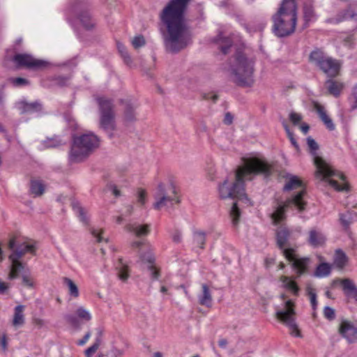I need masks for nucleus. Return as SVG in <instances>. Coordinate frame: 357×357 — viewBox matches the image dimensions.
<instances>
[{"label":"nucleus","mask_w":357,"mask_h":357,"mask_svg":"<svg viewBox=\"0 0 357 357\" xmlns=\"http://www.w3.org/2000/svg\"><path fill=\"white\" fill-rule=\"evenodd\" d=\"M243 165L235 170V182L229 190L228 197L233 199L229 211L232 224L238 225L241 215V208L252 206L245 192V180H252L254 176L261 174L265 177L271 175L273 167L264 160L257 158H242Z\"/></svg>","instance_id":"1"},{"label":"nucleus","mask_w":357,"mask_h":357,"mask_svg":"<svg viewBox=\"0 0 357 357\" xmlns=\"http://www.w3.org/2000/svg\"><path fill=\"white\" fill-rule=\"evenodd\" d=\"M191 0H169L160 13V19L166 27L164 34L166 48L177 52L190 42V36L185 22V13Z\"/></svg>","instance_id":"2"},{"label":"nucleus","mask_w":357,"mask_h":357,"mask_svg":"<svg viewBox=\"0 0 357 357\" xmlns=\"http://www.w3.org/2000/svg\"><path fill=\"white\" fill-rule=\"evenodd\" d=\"M255 63L254 59L237 51L228 61L227 72L229 78L238 86H252L255 82Z\"/></svg>","instance_id":"3"},{"label":"nucleus","mask_w":357,"mask_h":357,"mask_svg":"<svg viewBox=\"0 0 357 357\" xmlns=\"http://www.w3.org/2000/svg\"><path fill=\"white\" fill-rule=\"evenodd\" d=\"M298 20V7L296 0H282L277 11L271 16L272 31L278 38L292 35Z\"/></svg>","instance_id":"4"},{"label":"nucleus","mask_w":357,"mask_h":357,"mask_svg":"<svg viewBox=\"0 0 357 357\" xmlns=\"http://www.w3.org/2000/svg\"><path fill=\"white\" fill-rule=\"evenodd\" d=\"M307 142L310 151L314 155V163L316 167L315 177L320 181H326L337 191H347L349 185L346 182L345 176L340 172L335 169L333 166L322 158L316 155L319 146L311 137L307 138Z\"/></svg>","instance_id":"5"},{"label":"nucleus","mask_w":357,"mask_h":357,"mask_svg":"<svg viewBox=\"0 0 357 357\" xmlns=\"http://www.w3.org/2000/svg\"><path fill=\"white\" fill-rule=\"evenodd\" d=\"M100 145L99 137L93 132L73 137L69 153L70 162H80L89 157Z\"/></svg>","instance_id":"6"},{"label":"nucleus","mask_w":357,"mask_h":357,"mask_svg":"<svg viewBox=\"0 0 357 357\" xmlns=\"http://www.w3.org/2000/svg\"><path fill=\"white\" fill-rule=\"evenodd\" d=\"M308 61L330 77H335L339 74L340 63L326 55L321 48L315 47L310 53Z\"/></svg>","instance_id":"7"},{"label":"nucleus","mask_w":357,"mask_h":357,"mask_svg":"<svg viewBox=\"0 0 357 357\" xmlns=\"http://www.w3.org/2000/svg\"><path fill=\"white\" fill-rule=\"evenodd\" d=\"M96 100L100 114V127L108 134L109 138H112V131L115 129L113 101L103 96L97 98Z\"/></svg>","instance_id":"8"},{"label":"nucleus","mask_w":357,"mask_h":357,"mask_svg":"<svg viewBox=\"0 0 357 357\" xmlns=\"http://www.w3.org/2000/svg\"><path fill=\"white\" fill-rule=\"evenodd\" d=\"M306 192L305 190H301L291 198L287 199L284 202L278 204L276 210L271 214V218L275 225H278L285 218L286 209L295 206L300 212L305 208L306 202L303 199V197Z\"/></svg>","instance_id":"9"},{"label":"nucleus","mask_w":357,"mask_h":357,"mask_svg":"<svg viewBox=\"0 0 357 357\" xmlns=\"http://www.w3.org/2000/svg\"><path fill=\"white\" fill-rule=\"evenodd\" d=\"M284 257L289 262L291 269L296 274V278L306 275L310 271L312 259L309 257H301L296 248L284 250Z\"/></svg>","instance_id":"10"},{"label":"nucleus","mask_w":357,"mask_h":357,"mask_svg":"<svg viewBox=\"0 0 357 357\" xmlns=\"http://www.w3.org/2000/svg\"><path fill=\"white\" fill-rule=\"evenodd\" d=\"M170 191L172 195L166 192L165 185L162 183H159L154 192L155 203L153 208L160 210L163 208H170L174 204L179 203V199L176 196V190L174 185H171Z\"/></svg>","instance_id":"11"},{"label":"nucleus","mask_w":357,"mask_h":357,"mask_svg":"<svg viewBox=\"0 0 357 357\" xmlns=\"http://www.w3.org/2000/svg\"><path fill=\"white\" fill-rule=\"evenodd\" d=\"M36 248L33 244L22 243L10 255L9 259L12 262L10 271L8 274V279L13 280L17 278L19 273L24 268L22 264L20 261L26 253L30 252L33 254Z\"/></svg>","instance_id":"12"},{"label":"nucleus","mask_w":357,"mask_h":357,"mask_svg":"<svg viewBox=\"0 0 357 357\" xmlns=\"http://www.w3.org/2000/svg\"><path fill=\"white\" fill-rule=\"evenodd\" d=\"M294 303L291 300L284 303L283 309L276 312V317L290 329V333L296 337H301V333L295 321Z\"/></svg>","instance_id":"13"},{"label":"nucleus","mask_w":357,"mask_h":357,"mask_svg":"<svg viewBox=\"0 0 357 357\" xmlns=\"http://www.w3.org/2000/svg\"><path fill=\"white\" fill-rule=\"evenodd\" d=\"M15 63L19 67H24L29 69L38 70L46 68L48 62L34 58L29 54H17L13 59Z\"/></svg>","instance_id":"14"},{"label":"nucleus","mask_w":357,"mask_h":357,"mask_svg":"<svg viewBox=\"0 0 357 357\" xmlns=\"http://www.w3.org/2000/svg\"><path fill=\"white\" fill-rule=\"evenodd\" d=\"M357 23V7L349 5L346 8L340 10L334 17L327 20L331 24H339L345 21Z\"/></svg>","instance_id":"15"},{"label":"nucleus","mask_w":357,"mask_h":357,"mask_svg":"<svg viewBox=\"0 0 357 357\" xmlns=\"http://www.w3.org/2000/svg\"><path fill=\"white\" fill-rule=\"evenodd\" d=\"M339 333L349 343H354L357 341V328L348 320L341 321L339 326Z\"/></svg>","instance_id":"16"},{"label":"nucleus","mask_w":357,"mask_h":357,"mask_svg":"<svg viewBox=\"0 0 357 357\" xmlns=\"http://www.w3.org/2000/svg\"><path fill=\"white\" fill-rule=\"evenodd\" d=\"M140 260L142 264L147 268L152 279L158 280L160 276V271L155 265V257L151 250L140 255Z\"/></svg>","instance_id":"17"},{"label":"nucleus","mask_w":357,"mask_h":357,"mask_svg":"<svg viewBox=\"0 0 357 357\" xmlns=\"http://www.w3.org/2000/svg\"><path fill=\"white\" fill-rule=\"evenodd\" d=\"M296 276L281 275L279 278V280L282 283V288L291 293L293 296H298L301 288L296 282Z\"/></svg>","instance_id":"18"},{"label":"nucleus","mask_w":357,"mask_h":357,"mask_svg":"<svg viewBox=\"0 0 357 357\" xmlns=\"http://www.w3.org/2000/svg\"><path fill=\"white\" fill-rule=\"evenodd\" d=\"M326 240V236L321 230L312 228L309 231L307 242L312 247H321L325 244Z\"/></svg>","instance_id":"19"},{"label":"nucleus","mask_w":357,"mask_h":357,"mask_svg":"<svg viewBox=\"0 0 357 357\" xmlns=\"http://www.w3.org/2000/svg\"><path fill=\"white\" fill-rule=\"evenodd\" d=\"M290 231L285 227H280L276 230V243L278 248L284 255V250L290 248H286L287 241L290 237Z\"/></svg>","instance_id":"20"},{"label":"nucleus","mask_w":357,"mask_h":357,"mask_svg":"<svg viewBox=\"0 0 357 357\" xmlns=\"http://www.w3.org/2000/svg\"><path fill=\"white\" fill-rule=\"evenodd\" d=\"M314 109L326 127L331 131L334 130L335 128V124L327 114L324 107L318 102H314Z\"/></svg>","instance_id":"21"},{"label":"nucleus","mask_w":357,"mask_h":357,"mask_svg":"<svg viewBox=\"0 0 357 357\" xmlns=\"http://www.w3.org/2000/svg\"><path fill=\"white\" fill-rule=\"evenodd\" d=\"M17 108L21 113H35L42 110V105L38 101L33 102L21 101L17 103Z\"/></svg>","instance_id":"22"},{"label":"nucleus","mask_w":357,"mask_h":357,"mask_svg":"<svg viewBox=\"0 0 357 357\" xmlns=\"http://www.w3.org/2000/svg\"><path fill=\"white\" fill-rule=\"evenodd\" d=\"M339 282L342 285L343 290L347 295H351L353 298L357 301V288L354 282L348 278L334 280L333 284Z\"/></svg>","instance_id":"23"},{"label":"nucleus","mask_w":357,"mask_h":357,"mask_svg":"<svg viewBox=\"0 0 357 357\" xmlns=\"http://www.w3.org/2000/svg\"><path fill=\"white\" fill-rule=\"evenodd\" d=\"M25 306L23 305H18L14 309V314L13 319V326L15 327H20L24 325L25 322V318L24 314V310Z\"/></svg>","instance_id":"24"},{"label":"nucleus","mask_w":357,"mask_h":357,"mask_svg":"<svg viewBox=\"0 0 357 357\" xmlns=\"http://www.w3.org/2000/svg\"><path fill=\"white\" fill-rule=\"evenodd\" d=\"M126 229L137 236H146L149 233V225L130 224L126 226Z\"/></svg>","instance_id":"25"},{"label":"nucleus","mask_w":357,"mask_h":357,"mask_svg":"<svg viewBox=\"0 0 357 357\" xmlns=\"http://www.w3.org/2000/svg\"><path fill=\"white\" fill-rule=\"evenodd\" d=\"M328 93L335 97H338L344 88V84L337 81L329 79L326 82Z\"/></svg>","instance_id":"26"},{"label":"nucleus","mask_w":357,"mask_h":357,"mask_svg":"<svg viewBox=\"0 0 357 357\" xmlns=\"http://www.w3.org/2000/svg\"><path fill=\"white\" fill-rule=\"evenodd\" d=\"M199 302L201 305L209 306L211 304L212 298L208 286L206 284L202 285V292L198 296Z\"/></svg>","instance_id":"27"},{"label":"nucleus","mask_w":357,"mask_h":357,"mask_svg":"<svg viewBox=\"0 0 357 357\" xmlns=\"http://www.w3.org/2000/svg\"><path fill=\"white\" fill-rule=\"evenodd\" d=\"M347 261L348 257H347L345 252L340 249L336 250L333 260L334 265L337 268L342 269L347 265Z\"/></svg>","instance_id":"28"},{"label":"nucleus","mask_w":357,"mask_h":357,"mask_svg":"<svg viewBox=\"0 0 357 357\" xmlns=\"http://www.w3.org/2000/svg\"><path fill=\"white\" fill-rule=\"evenodd\" d=\"M331 272V266L326 262L319 264L314 271V276L317 278H324L330 275Z\"/></svg>","instance_id":"29"},{"label":"nucleus","mask_w":357,"mask_h":357,"mask_svg":"<svg viewBox=\"0 0 357 357\" xmlns=\"http://www.w3.org/2000/svg\"><path fill=\"white\" fill-rule=\"evenodd\" d=\"M79 18L82 25L87 29L93 27L95 23L88 10H83L79 15Z\"/></svg>","instance_id":"30"},{"label":"nucleus","mask_w":357,"mask_h":357,"mask_svg":"<svg viewBox=\"0 0 357 357\" xmlns=\"http://www.w3.org/2000/svg\"><path fill=\"white\" fill-rule=\"evenodd\" d=\"M303 186V183L297 176H292L289 180L284 185L283 190L284 191H289L294 189H298Z\"/></svg>","instance_id":"31"},{"label":"nucleus","mask_w":357,"mask_h":357,"mask_svg":"<svg viewBox=\"0 0 357 357\" xmlns=\"http://www.w3.org/2000/svg\"><path fill=\"white\" fill-rule=\"evenodd\" d=\"M63 284L68 287L69 294L74 297L77 298L79 296V289L76 284L70 278H63Z\"/></svg>","instance_id":"32"},{"label":"nucleus","mask_w":357,"mask_h":357,"mask_svg":"<svg viewBox=\"0 0 357 357\" xmlns=\"http://www.w3.org/2000/svg\"><path fill=\"white\" fill-rule=\"evenodd\" d=\"M73 208L74 212L79 217L80 221H82L85 225L88 224V219L86 215V211L78 202L73 203Z\"/></svg>","instance_id":"33"},{"label":"nucleus","mask_w":357,"mask_h":357,"mask_svg":"<svg viewBox=\"0 0 357 357\" xmlns=\"http://www.w3.org/2000/svg\"><path fill=\"white\" fill-rule=\"evenodd\" d=\"M30 190L35 196H40L45 191V185L40 181H31Z\"/></svg>","instance_id":"34"},{"label":"nucleus","mask_w":357,"mask_h":357,"mask_svg":"<svg viewBox=\"0 0 357 357\" xmlns=\"http://www.w3.org/2000/svg\"><path fill=\"white\" fill-rule=\"evenodd\" d=\"M118 269V275L121 280L126 281L129 278V269L126 264H123L121 260L119 265L116 267Z\"/></svg>","instance_id":"35"},{"label":"nucleus","mask_w":357,"mask_h":357,"mask_svg":"<svg viewBox=\"0 0 357 357\" xmlns=\"http://www.w3.org/2000/svg\"><path fill=\"white\" fill-rule=\"evenodd\" d=\"M353 215L354 213L349 211H347L345 213H341L340 215V223L345 229H347L349 227L351 223L352 222Z\"/></svg>","instance_id":"36"},{"label":"nucleus","mask_w":357,"mask_h":357,"mask_svg":"<svg viewBox=\"0 0 357 357\" xmlns=\"http://www.w3.org/2000/svg\"><path fill=\"white\" fill-rule=\"evenodd\" d=\"M101 344L100 336L96 338L95 342L84 351L85 357H91L98 349Z\"/></svg>","instance_id":"37"},{"label":"nucleus","mask_w":357,"mask_h":357,"mask_svg":"<svg viewBox=\"0 0 357 357\" xmlns=\"http://www.w3.org/2000/svg\"><path fill=\"white\" fill-rule=\"evenodd\" d=\"M76 315L78 317L79 319L85 321H90L92 317L91 313L86 309L82 306L79 307L77 309Z\"/></svg>","instance_id":"38"},{"label":"nucleus","mask_w":357,"mask_h":357,"mask_svg":"<svg viewBox=\"0 0 357 357\" xmlns=\"http://www.w3.org/2000/svg\"><path fill=\"white\" fill-rule=\"evenodd\" d=\"M306 291H307V294L308 295V296L310 298V303L312 305V309L314 310H315L317 308V294H316L315 289H313L310 286H307L306 287Z\"/></svg>","instance_id":"39"},{"label":"nucleus","mask_w":357,"mask_h":357,"mask_svg":"<svg viewBox=\"0 0 357 357\" xmlns=\"http://www.w3.org/2000/svg\"><path fill=\"white\" fill-rule=\"evenodd\" d=\"M63 144L64 142L60 138L56 137L44 141L43 144L45 148H55Z\"/></svg>","instance_id":"40"},{"label":"nucleus","mask_w":357,"mask_h":357,"mask_svg":"<svg viewBox=\"0 0 357 357\" xmlns=\"http://www.w3.org/2000/svg\"><path fill=\"white\" fill-rule=\"evenodd\" d=\"M134 105L132 103L128 102L126 103L125 109V119L128 121L135 120Z\"/></svg>","instance_id":"41"},{"label":"nucleus","mask_w":357,"mask_h":357,"mask_svg":"<svg viewBox=\"0 0 357 357\" xmlns=\"http://www.w3.org/2000/svg\"><path fill=\"white\" fill-rule=\"evenodd\" d=\"M193 240L198 247L202 248L205 243V234L202 231H195Z\"/></svg>","instance_id":"42"},{"label":"nucleus","mask_w":357,"mask_h":357,"mask_svg":"<svg viewBox=\"0 0 357 357\" xmlns=\"http://www.w3.org/2000/svg\"><path fill=\"white\" fill-rule=\"evenodd\" d=\"M65 319L75 328L79 329L81 328V322L75 315L66 314L65 315Z\"/></svg>","instance_id":"43"},{"label":"nucleus","mask_w":357,"mask_h":357,"mask_svg":"<svg viewBox=\"0 0 357 357\" xmlns=\"http://www.w3.org/2000/svg\"><path fill=\"white\" fill-rule=\"evenodd\" d=\"M117 47H118L119 52H120L121 56L123 58L124 61L127 64H129L131 62V58H130L129 54L128 53L126 47L121 43L117 44Z\"/></svg>","instance_id":"44"},{"label":"nucleus","mask_w":357,"mask_h":357,"mask_svg":"<svg viewBox=\"0 0 357 357\" xmlns=\"http://www.w3.org/2000/svg\"><path fill=\"white\" fill-rule=\"evenodd\" d=\"M146 43L145 39L143 36L138 35L133 38L132 40V45L135 48L143 47Z\"/></svg>","instance_id":"45"},{"label":"nucleus","mask_w":357,"mask_h":357,"mask_svg":"<svg viewBox=\"0 0 357 357\" xmlns=\"http://www.w3.org/2000/svg\"><path fill=\"white\" fill-rule=\"evenodd\" d=\"M284 130L287 134V136L292 144V145L296 149H298V144L296 142V139L294 138V133L290 131L289 126L287 124H284Z\"/></svg>","instance_id":"46"},{"label":"nucleus","mask_w":357,"mask_h":357,"mask_svg":"<svg viewBox=\"0 0 357 357\" xmlns=\"http://www.w3.org/2000/svg\"><path fill=\"white\" fill-rule=\"evenodd\" d=\"M91 232L94 238H96L97 242L101 243L104 241H107V240L102 236L103 231L102 229H92Z\"/></svg>","instance_id":"47"},{"label":"nucleus","mask_w":357,"mask_h":357,"mask_svg":"<svg viewBox=\"0 0 357 357\" xmlns=\"http://www.w3.org/2000/svg\"><path fill=\"white\" fill-rule=\"evenodd\" d=\"M324 317L328 320H333L335 318V312L334 309L328 306L324 307Z\"/></svg>","instance_id":"48"},{"label":"nucleus","mask_w":357,"mask_h":357,"mask_svg":"<svg viewBox=\"0 0 357 357\" xmlns=\"http://www.w3.org/2000/svg\"><path fill=\"white\" fill-rule=\"evenodd\" d=\"M0 348L3 352L8 349V340L5 333L0 334Z\"/></svg>","instance_id":"49"},{"label":"nucleus","mask_w":357,"mask_h":357,"mask_svg":"<svg viewBox=\"0 0 357 357\" xmlns=\"http://www.w3.org/2000/svg\"><path fill=\"white\" fill-rule=\"evenodd\" d=\"M11 82L13 84L14 86H20L27 84L29 83V81L24 78L17 77L11 79Z\"/></svg>","instance_id":"50"},{"label":"nucleus","mask_w":357,"mask_h":357,"mask_svg":"<svg viewBox=\"0 0 357 357\" xmlns=\"http://www.w3.org/2000/svg\"><path fill=\"white\" fill-rule=\"evenodd\" d=\"M22 282L24 286L28 287H33V281L29 275H28L26 274H24V275H22Z\"/></svg>","instance_id":"51"},{"label":"nucleus","mask_w":357,"mask_h":357,"mask_svg":"<svg viewBox=\"0 0 357 357\" xmlns=\"http://www.w3.org/2000/svg\"><path fill=\"white\" fill-rule=\"evenodd\" d=\"M290 121L294 124L297 125L302 119V116L296 112H291L289 114Z\"/></svg>","instance_id":"52"},{"label":"nucleus","mask_w":357,"mask_h":357,"mask_svg":"<svg viewBox=\"0 0 357 357\" xmlns=\"http://www.w3.org/2000/svg\"><path fill=\"white\" fill-rule=\"evenodd\" d=\"M137 202L144 205L146 202V192L144 190H139L137 193Z\"/></svg>","instance_id":"53"},{"label":"nucleus","mask_w":357,"mask_h":357,"mask_svg":"<svg viewBox=\"0 0 357 357\" xmlns=\"http://www.w3.org/2000/svg\"><path fill=\"white\" fill-rule=\"evenodd\" d=\"M313 17V11L311 8H306L304 12V19L306 22L305 26L307 25L309 21L311 20V18Z\"/></svg>","instance_id":"54"},{"label":"nucleus","mask_w":357,"mask_h":357,"mask_svg":"<svg viewBox=\"0 0 357 357\" xmlns=\"http://www.w3.org/2000/svg\"><path fill=\"white\" fill-rule=\"evenodd\" d=\"M174 242L178 243L181 241L182 234L179 230H175L172 236Z\"/></svg>","instance_id":"55"},{"label":"nucleus","mask_w":357,"mask_h":357,"mask_svg":"<svg viewBox=\"0 0 357 357\" xmlns=\"http://www.w3.org/2000/svg\"><path fill=\"white\" fill-rule=\"evenodd\" d=\"M91 337V333L90 332H87L84 336L83 337L82 339L79 340L78 342H77V344L79 345V346H83L84 345L87 341L89 340Z\"/></svg>","instance_id":"56"},{"label":"nucleus","mask_w":357,"mask_h":357,"mask_svg":"<svg viewBox=\"0 0 357 357\" xmlns=\"http://www.w3.org/2000/svg\"><path fill=\"white\" fill-rule=\"evenodd\" d=\"M234 116L230 112H227L225 114V123L231 124L233 122Z\"/></svg>","instance_id":"57"},{"label":"nucleus","mask_w":357,"mask_h":357,"mask_svg":"<svg viewBox=\"0 0 357 357\" xmlns=\"http://www.w3.org/2000/svg\"><path fill=\"white\" fill-rule=\"evenodd\" d=\"M352 96L355 99L354 104L352 106L353 109L357 108V84L355 85L352 90Z\"/></svg>","instance_id":"58"},{"label":"nucleus","mask_w":357,"mask_h":357,"mask_svg":"<svg viewBox=\"0 0 357 357\" xmlns=\"http://www.w3.org/2000/svg\"><path fill=\"white\" fill-rule=\"evenodd\" d=\"M233 40H231L229 37H225V54H226V49L229 48L233 45Z\"/></svg>","instance_id":"59"},{"label":"nucleus","mask_w":357,"mask_h":357,"mask_svg":"<svg viewBox=\"0 0 357 357\" xmlns=\"http://www.w3.org/2000/svg\"><path fill=\"white\" fill-rule=\"evenodd\" d=\"M206 100H211L213 102H215L218 99V96L215 93H208L204 97Z\"/></svg>","instance_id":"60"},{"label":"nucleus","mask_w":357,"mask_h":357,"mask_svg":"<svg viewBox=\"0 0 357 357\" xmlns=\"http://www.w3.org/2000/svg\"><path fill=\"white\" fill-rule=\"evenodd\" d=\"M215 169H214L213 168H210L208 172V179L211 181H214L215 178Z\"/></svg>","instance_id":"61"},{"label":"nucleus","mask_w":357,"mask_h":357,"mask_svg":"<svg viewBox=\"0 0 357 357\" xmlns=\"http://www.w3.org/2000/svg\"><path fill=\"white\" fill-rule=\"evenodd\" d=\"M310 126L307 123H303L301 126V130L304 134L307 133L309 131Z\"/></svg>","instance_id":"62"},{"label":"nucleus","mask_w":357,"mask_h":357,"mask_svg":"<svg viewBox=\"0 0 357 357\" xmlns=\"http://www.w3.org/2000/svg\"><path fill=\"white\" fill-rule=\"evenodd\" d=\"M8 247L10 250H15V241L14 238H11L9 241V243H8Z\"/></svg>","instance_id":"63"},{"label":"nucleus","mask_w":357,"mask_h":357,"mask_svg":"<svg viewBox=\"0 0 357 357\" xmlns=\"http://www.w3.org/2000/svg\"><path fill=\"white\" fill-rule=\"evenodd\" d=\"M112 193L115 197H119L121 195L120 191L116 188V186L113 187Z\"/></svg>","instance_id":"64"}]
</instances>
